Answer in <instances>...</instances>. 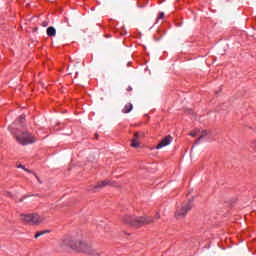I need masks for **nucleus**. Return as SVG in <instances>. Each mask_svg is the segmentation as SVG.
<instances>
[{"label": "nucleus", "mask_w": 256, "mask_h": 256, "mask_svg": "<svg viewBox=\"0 0 256 256\" xmlns=\"http://www.w3.org/2000/svg\"><path fill=\"white\" fill-rule=\"evenodd\" d=\"M121 221L126 227H130L131 229H141V227H145V225H153V223H155V218H153V216L127 214L122 217Z\"/></svg>", "instance_id": "f257e3e1"}, {"label": "nucleus", "mask_w": 256, "mask_h": 256, "mask_svg": "<svg viewBox=\"0 0 256 256\" xmlns=\"http://www.w3.org/2000/svg\"><path fill=\"white\" fill-rule=\"evenodd\" d=\"M62 245L70 247V249H73V251H76L77 253H85L90 249V246L87 244V242L75 237L64 238L62 240Z\"/></svg>", "instance_id": "f03ea898"}, {"label": "nucleus", "mask_w": 256, "mask_h": 256, "mask_svg": "<svg viewBox=\"0 0 256 256\" xmlns=\"http://www.w3.org/2000/svg\"><path fill=\"white\" fill-rule=\"evenodd\" d=\"M19 221L23 225H41L43 223V217L37 213H20Z\"/></svg>", "instance_id": "7ed1b4c3"}, {"label": "nucleus", "mask_w": 256, "mask_h": 256, "mask_svg": "<svg viewBox=\"0 0 256 256\" xmlns=\"http://www.w3.org/2000/svg\"><path fill=\"white\" fill-rule=\"evenodd\" d=\"M16 141H18L20 145H31L32 143H35L37 139L35 138V135L29 132H23L20 136L16 135Z\"/></svg>", "instance_id": "20e7f679"}, {"label": "nucleus", "mask_w": 256, "mask_h": 256, "mask_svg": "<svg viewBox=\"0 0 256 256\" xmlns=\"http://www.w3.org/2000/svg\"><path fill=\"white\" fill-rule=\"evenodd\" d=\"M192 207L193 205L191 204V202L183 203L175 212L176 219H183V217H185L187 213L191 211Z\"/></svg>", "instance_id": "39448f33"}, {"label": "nucleus", "mask_w": 256, "mask_h": 256, "mask_svg": "<svg viewBox=\"0 0 256 256\" xmlns=\"http://www.w3.org/2000/svg\"><path fill=\"white\" fill-rule=\"evenodd\" d=\"M130 147L133 149H139L141 147V133L135 132L130 143Z\"/></svg>", "instance_id": "423d86ee"}, {"label": "nucleus", "mask_w": 256, "mask_h": 256, "mask_svg": "<svg viewBox=\"0 0 256 256\" xmlns=\"http://www.w3.org/2000/svg\"><path fill=\"white\" fill-rule=\"evenodd\" d=\"M171 141H173V137L168 135L164 137L159 144L156 145V149H163V147H167V145H171Z\"/></svg>", "instance_id": "0eeeda50"}, {"label": "nucleus", "mask_w": 256, "mask_h": 256, "mask_svg": "<svg viewBox=\"0 0 256 256\" xmlns=\"http://www.w3.org/2000/svg\"><path fill=\"white\" fill-rule=\"evenodd\" d=\"M109 185H113V183L110 182V180H102L96 183L94 189H103V187H107Z\"/></svg>", "instance_id": "6e6552de"}, {"label": "nucleus", "mask_w": 256, "mask_h": 256, "mask_svg": "<svg viewBox=\"0 0 256 256\" xmlns=\"http://www.w3.org/2000/svg\"><path fill=\"white\" fill-rule=\"evenodd\" d=\"M47 35L48 37H55L57 35V30L53 26L47 28Z\"/></svg>", "instance_id": "1a4fd4ad"}, {"label": "nucleus", "mask_w": 256, "mask_h": 256, "mask_svg": "<svg viewBox=\"0 0 256 256\" xmlns=\"http://www.w3.org/2000/svg\"><path fill=\"white\" fill-rule=\"evenodd\" d=\"M131 111H133V104L131 103H127L122 109V112L124 113H131Z\"/></svg>", "instance_id": "9d476101"}, {"label": "nucleus", "mask_w": 256, "mask_h": 256, "mask_svg": "<svg viewBox=\"0 0 256 256\" xmlns=\"http://www.w3.org/2000/svg\"><path fill=\"white\" fill-rule=\"evenodd\" d=\"M203 137H207V130H203L202 134L200 135V137L196 140V143H199V141H201V139H203Z\"/></svg>", "instance_id": "9b49d317"}, {"label": "nucleus", "mask_w": 256, "mask_h": 256, "mask_svg": "<svg viewBox=\"0 0 256 256\" xmlns=\"http://www.w3.org/2000/svg\"><path fill=\"white\" fill-rule=\"evenodd\" d=\"M19 123H20V125H22V123H25V115L20 116Z\"/></svg>", "instance_id": "f8f14e48"}, {"label": "nucleus", "mask_w": 256, "mask_h": 256, "mask_svg": "<svg viewBox=\"0 0 256 256\" xmlns=\"http://www.w3.org/2000/svg\"><path fill=\"white\" fill-rule=\"evenodd\" d=\"M41 235H45V232H37L35 234V239H38V237H41Z\"/></svg>", "instance_id": "ddd939ff"}, {"label": "nucleus", "mask_w": 256, "mask_h": 256, "mask_svg": "<svg viewBox=\"0 0 256 256\" xmlns=\"http://www.w3.org/2000/svg\"><path fill=\"white\" fill-rule=\"evenodd\" d=\"M158 19H165V13L161 12L158 16Z\"/></svg>", "instance_id": "4468645a"}, {"label": "nucleus", "mask_w": 256, "mask_h": 256, "mask_svg": "<svg viewBox=\"0 0 256 256\" xmlns=\"http://www.w3.org/2000/svg\"><path fill=\"white\" fill-rule=\"evenodd\" d=\"M154 219H161V214L157 212L154 216Z\"/></svg>", "instance_id": "2eb2a0df"}, {"label": "nucleus", "mask_w": 256, "mask_h": 256, "mask_svg": "<svg viewBox=\"0 0 256 256\" xmlns=\"http://www.w3.org/2000/svg\"><path fill=\"white\" fill-rule=\"evenodd\" d=\"M190 135H191V137H197V133H195V132L190 133Z\"/></svg>", "instance_id": "dca6fc26"}, {"label": "nucleus", "mask_w": 256, "mask_h": 256, "mask_svg": "<svg viewBox=\"0 0 256 256\" xmlns=\"http://www.w3.org/2000/svg\"><path fill=\"white\" fill-rule=\"evenodd\" d=\"M18 169H23V170H24V169H25V166L19 165V166H18Z\"/></svg>", "instance_id": "f3484780"}, {"label": "nucleus", "mask_w": 256, "mask_h": 256, "mask_svg": "<svg viewBox=\"0 0 256 256\" xmlns=\"http://www.w3.org/2000/svg\"><path fill=\"white\" fill-rule=\"evenodd\" d=\"M8 197H13V194L11 192H7Z\"/></svg>", "instance_id": "a211bd4d"}, {"label": "nucleus", "mask_w": 256, "mask_h": 256, "mask_svg": "<svg viewBox=\"0 0 256 256\" xmlns=\"http://www.w3.org/2000/svg\"><path fill=\"white\" fill-rule=\"evenodd\" d=\"M24 171H26V173H31V170L24 168Z\"/></svg>", "instance_id": "6ab92c4d"}, {"label": "nucleus", "mask_w": 256, "mask_h": 256, "mask_svg": "<svg viewBox=\"0 0 256 256\" xmlns=\"http://www.w3.org/2000/svg\"><path fill=\"white\" fill-rule=\"evenodd\" d=\"M96 139H99V134H95Z\"/></svg>", "instance_id": "aec40b11"}, {"label": "nucleus", "mask_w": 256, "mask_h": 256, "mask_svg": "<svg viewBox=\"0 0 256 256\" xmlns=\"http://www.w3.org/2000/svg\"><path fill=\"white\" fill-rule=\"evenodd\" d=\"M123 233H124V235H131V234H127V232H126V231H123Z\"/></svg>", "instance_id": "412c9836"}, {"label": "nucleus", "mask_w": 256, "mask_h": 256, "mask_svg": "<svg viewBox=\"0 0 256 256\" xmlns=\"http://www.w3.org/2000/svg\"><path fill=\"white\" fill-rule=\"evenodd\" d=\"M127 91H131V87H128Z\"/></svg>", "instance_id": "4be33fe9"}, {"label": "nucleus", "mask_w": 256, "mask_h": 256, "mask_svg": "<svg viewBox=\"0 0 256 256\" xmlns=\"http://www.w3.org/2000/svg\"><path fill=\"white\" fill-rule=\"evenodd\" d=\"M254 149H255V151H256V143H254Z\"/></svg>", "instance_id": "5701e85b"}, {"label": "nucleus", "mask_w": 256, "mask_h": 256, "mask_svg": "<svg viewBox=\"0 0 256 256\" xmlns=\"http://www.w3.org/2000/svg\"><path fill=\"white\" fill-rule=\"evenodd\" d=\"M23 199H20V203H22Z\"/></svg>", "instance_id": "b1692460"}]
</instances>
